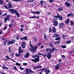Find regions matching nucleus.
<instances>
[{
	"label": "nucleus",
	"mask_w": 74,
	"mask_h": 74,
	"mask_svg": "<svg viewBox=\"0 0 74 74\" xmlns=\"http://www.w3.org/2000/svg\"><path fill=\"white\" fill-rule=\"evenodd\" d=\"M44 38L45 39H47V36H46V35L45 34H44Z\"/></svg>",
	"instance_id": "37998d69"
},
{
	"label": "nucleus",
	"mask_w": 74,
	"mask_h": 74,
	"mask_svg": "<svg viewBox=\"0 0 74 74\" xmlns=\"http://www.w3.org/2000/svg\"><path fill=\"white\" fill-rule=\"evenodd\" d=\"M15 55H16V56L17 57H20L21 56H22L21 54L19 53L18 54H17V53Z\"/></svg>",
	"instance_id": "f3484780"
},
{
	"label": "nucleus",
	"mask_w": 74,
	"mask_h": 74,
	"mask_svg": "<svg viewBox=\"0 0 74 74\" xmlns=\"http://www.w3.org/2000/svg\"><path fill=\"white\" fill-rule=\"evenodd\" d=\"M5 8L6 9H7L8 10L9 9L8 7H7V6L6 5H5L4 6Z\"/></svg>",
	"instance_id": "3c124183"
},
{
	"label": "nucleus",
	"mask_w": 74,
	"mask_h": 74,
	"mask_svg": "<svg viewBox=\"0 0 74 74\" xmlns=\"http://www.w3.org/2000/svg\"><path fill=\"white\" fill-rule=\"evenodd\" d=\"M7 28V26H5L4 28V30H6Z\"/></svg>",
	"instance_id": "680f3d73"
},
{
	"label": "nucleus",
	"mask_w": 74,
	"mask_h": 74,
	"mask_svg": "<svg viewBox=\"0 0 74 74\" xmlns=\"http://www.w3.org/2000/svg\"><path fill=\"white\" fill-rule=\"evenodd\" d=\"M65 4L66 5L67 7H69L70 5H71V4L69 2H66L65 3Z\"/></svg>",
	"instance_id": "f8f14e48"
},
{
	"label": "nucleus",
	"mask_w": 74,
	"mask_h": 74,
	"mask_svg": "<svg viewBox=\"0 0 74 74\" xmlns=\"http://www.w3.org/2000/svg\"><path fill=\"white\" fill-rule=\"evenodd\" d=\"M9 11L13 14L15 13V14L17 16V17H19V14L18 13V11L16 10L13 9H10L9 10Z\"/></svg>",
	"instance_id": "f257e3e1"
},
{
	"label": "nucleus",
	"mask_w": 74,
	"mask_h": 74,
	"mask_svg": "<svg viewBox=\"0 0 74 74\" xmlns=\"http://www.w3.org/2000/svg\"><path fill=\"white\" fill-rule=\"evenodd\" d=\"M66 36L64 35H63L62 36V38H63L64 39H65V38H66Z\"/></svg>",
	"instance_id": "4c0bfd02"
},
{
	"label": "nucleus",
	"mask_w": 74,
	"mask_h": 74,
	"mask_svg": "<svg viewBox=\"0 0 74 74\" xmlns=\"http://www.w3.org/2000/svg\"><path fill=\"white\" fill-rule=\"evenodd\" d=\"M0 1V4H2L3 3V1Z\"/></svg>",
	"instance_id": "774afa93"
},
{
	"label": "nucleus",
	"mask_w": 74,
	"mask_h": 74,
	"mask_svg": "<svg viewBox=\"0 0 74 74\" xmlns=\"http://www.w3.org/2000/svg\"><path fill=\"white\" fill-rule=\"evenodd\" d=\"M15 42V40H12L9 41L8 42V45H11V44H13Z\"/></svg>",
	"instance_id": "7ed1b4c3"
},
{
	"label": "nucleus",
	"mask_w": 74,
	"mask_h": 74,
	"mask_svg": "<svg viewBox=\"0 0 74 74\" xmlns=\"http://www.w3.org/2000/svg\"><path fill=\"white\" fill-rule=\"evenodd\" d=\"M49 45L50 47H53V44L52 43H50Z\"/></svg>",
	"instance_id": "a878e982"
},
{
	"label": "nucleus",
	"mask_w": 74,
	"mask_h": 74,
	"mask_svg": "<svg viewBox=\"0 0 74 74\" xmlns=\"http://www.w3.org/2000/svg\"><path fill=\"white\" fill-rule=\"evenodd\" d=\"M12 1H21L22 0H12Z\"/></svg>",
	"instance_id": "473e14b6"
},
{
	"label": "nucleus",
	"mask_w": 74,
	"mask_h": 74,
	"mask_svg": "<svg viewBox=\"0 0 74 74\" xmlns=\"http://www.w3.org/2000/svg\"><path fill=\"white\" fill-rule=\"evenodd\" d=\"M8 20V18H6L4 19V21L5 22L7 21Z\"/></svg>",
	"instance_id": "a19ab883"
},
{
	"label": "nucleus",
	"mask_w": 74,
	"mask_h": 74,
	"mask_svg": "<svg viewBox=\"0 0 74 74\" xmlns=\"http://www.w3.org/2000/svg\"><path fill=\"white\" fill-rule=\"evenodd\" d=\"M21 47H19L18 51H21Z\"/></svg>",
	"instance_id": "052dcab7"
},
{
	"label": "nucleus",
	"mask_w": 74,
	"mask_h": 74,
	"mask_svg": "<svg viewBox=\"0 0 74 74\" xmlns=\"http://www.w3.org/2000/svg\"><path fill=\"white\" fill-rule=\"evenodd\" d=\"M31 60L34 62H35V63H37V62H38L40 61V60L37 58H35V60L32 59Z\"/></svg>",
	"instance_id": "39448f33"
},
{
	"label": "nucleus",
	"mask_w": 74,
	"mask_h": 74,
	"mask_svg": "<svg viewBox=\"0 0 74 74\" xmlns=\"http://www.w3.org/2000/svg\"><path fill=\"white\" fill-rule=\"evenodd\" d=\"M40 3L41 5H43V4L44 3V4H45V2L44 1H41Z\"/></svg>",
	"instance_id": "4be33fe9"
},
{
	"label": "nucleus",
	"mask_w": 74,
	"mask_h": 74,
	"mask_svg": "<svg viewBox=\"0 0 74 74\" xmlns=\"http://www.w3.org/2000/svg\"><path fill=\"white\" fill-rule=\"evenodd\" d=\"M30 19H31L32 18H37V19H38V18H39V17L38 16H36L35 15H34V16L32 17H30L29 18Z\"/></svg>",
	"instance_id": "ddd939ff"
},
{
	"label": "nucleus",
	"mask_w": 74,
	"mask_h": 74,
	"mask_svg": "<svg viewBox=\"0 0 74 74\" xmlns=\"http://www.w3.org/2000/svg\"><path fill=\"white\" fill-rule=\"evenodd\" d=\"M49 1V2L51 3H52V2L53 1V0H48Z\"/></svg>",
	"instance_id": "49530a36"
},
{
	"label": "nucleus",
	"mask_w": 74,
	"mask_h": 74,
	"mask_svg": "<svg viewBox=\"0 0 74 74\" xmlns=\"http://www.w3.org/2000/svg\"><path fill=\"white\" fill-rule=\"evenodd\" d=\"M8 5H9V6L8 7L9 8V9L11 8H12V5H11V3L10 2H9V3Z\"/></svg>",
	"instance_id": "1a4fd4ad"
},
{
	"label": "nucleus",
	"mask_w": 74,
	"mask_h": 74,
	"mask_svg": "<svg viewBox=\"0 0 74 74\" xmlns=\"http://www.w3.org/2000/svg\"><path fill=\"white\" fill-rule=\"evenodd\" d=\"M46 54V55H44L43 54H41L40 53H38V55H42V56H43L44 57H45L46 56H47V54L45 53Z\"/></svg>",
	"instance_id": "aec40b11"
},
{
	"label": "nucleus",
	"mask_w": 74,
	"mask_h": 74,
	"mask_svg": "<svg viewBox=\"0 0 74 74\" xmlns=\"http://www.w3.org/2000/svg\"><path fill=\"white\" fill-rule=\"evenodd\" d=\"M29 56V53H27L24 56V58H27Z\"/></svg>",
	"instance_id": "9d476101"
},
{
	"label": "nucleus",
	"mask_w": 74,
	"mask_h": 74,
	"mask_svg": "<svg viewBox=\"0 0 74 74\" xmlns=\"http://www.w3.org/2000/svg\"><path fill=\"white\" fill-rule=\"evenodd\" d=\"M53 25L55 26H58V22L57 21H53Z\"/></svg>",
	"instance_id": "20e7f679"
},
{
	"label": "nucleus",
	"mask_w": 74,
	"mask_h": 74,
	"mask_svg": "<svg viewBox=\"0 0 74 74\" xmlns=\"http://www.w3.org/2000/svg\"><path fill=\"white\" fill-rule=\"evenodd\" d=\"M62 9L63 8H58V11L60 12L61 11H62Z\"/></svg>",
	"instance_id": "c756f323"
},
{
	"label": "nucleus",
	"mask_w": 74,
	"mask_h": 74,
	"mask_svg": "<svg viewBox=\"0 0 74 74\" xmlns=\"http://www.w3.org/2000/svg\"><path fill=\"white\" fill-rule=\"evenodd\" d=\"M24 40H28L27 39V36H25L23 37Z\"/></svg>",
	"instance_id": "393cba45"
},
{
	"label": "nucleus",
	"mask_w": 74,
	"mask_h": 74,
	"mask_svg": "<svg viewBox=\"0 0 74 74\" xmlns=\"http://www.w3.org/2000/svg\"><path fill=\"white\" fill-rule=\"evenodd\" d=\"M24 30L22 28H21V29H20V31L21 32H22Z\"/></svg>",
	"instance_id": "0e129e2a"
},
{
	"label": "nucleus",
	"mask_w": 74,
	"mask_h": 74,
	"mask_svg": "<svg viewBox=\"0 0 74 74\" xmlns=\"http://www.w3.org/2000/svg\"><path fill=\"white\" fill-rule=\"evenodd\" d=\"M61 57H62V58H63L64 59H65V58H66V57L64 55H62L61 56Z\"/></svg>",
	"instance_id": "79ce46f5"
},
{
	"label": "nucleus",
	"mask_w": 74,
	"mask_h": 74,
	"mask_svg": "<svg viewBox=\"0 0 74 74\" xmlns=\"http://www.w3.org/2000/svg\"><path fill=\"white\" fill-rule=\"evenodd\" d=\"M38 55H38H38H36V56H37V58H37V59L40 60V58H39V56H38Z\"/></svg>",
	"instance_id": "4d7b16f0"
},
{
	"label": "nucleus",
	"mask_w": 74,
	"mask_h": 74,
	"mask_svg": "<svg viewBox=\"0 0 74 74\" xmlns=\"http://www.w3.org/2000/svg\"><path fill=\"white\" fill-rule=\"evenodd\" d=\"M6 15H7V13H6L2 15V16H6Z\"/></svg>",
	"instance_id": "2f4dec72"
},
{
	"label": "nucleus",
	"mask_w": 74,
	"mask_h": 74,
	"mask_svg": "<svg viewBox=\"0 0 74 74\" xmlns=\"http://www.w3.org/2000/svg\"><path fill=\"white\" fill-rule=\"evenodd\" d=\"M14 53H12V54H11V56L12 57V58H13V56H14Z\"/></svg>",
	"instance_id": "603ef678"
},
{
	"label": "nucleus",
	"mask_w": 74,
	"mask_h": 74,
	"mask_svg": "<svg viewBox=\"0 0 74 74\" xmlns=\"http://www.w3.org/2000/svg\"><path fill=\"white\" fill-rule=\"evenodd\" d=\"M6 58H8V59H10V60H11V59L10 58H9V57L8 56H6Z\"/></svg>",
	"instance_id": "13d9d810"
},
{
	"label": "nucleus",
	"mask_w": 74,
	"mask_h": 74,
	"mask_svg": "<svg viewBox=\"0 0 74 74\" xmlns=\"http://www.w3.org/2000/svg\"><path fill=\"white\" fill-rule=\"evenodd\" d=\"M16 66H21V64H20V63H19L18 62H16Z\"/></svg>",
	"instance_id": "72a5a7b5"
},
{
	"label": "nucleus",
	"mask_w": 74,
	"mask_h": 74,
	"mask_svg": "<svg viewBox=\"0 0 74 74\" xmlns=\"http://www.w3.org/2000/svg\"><path fill=\"white\" fill-rule=\"evenodd\" d=\"M55 51V49H54V48H53V49H50V53H51V52H53L54 51Z\"/></svg>",
	"instance_id": "6ab92c4d"
},
{
	"label": "nucleus",
	"mask_w": 74,
	"mask_h": 74,
	"mask_svg": "<svg viewBox=\"0 0 74 74\" xmlns=\"http://www.w3.org/2000/svg\"><path fill=\"white\" fill-rule=\"evenodd\" d=\"M42 67V66H40V65H38V66H37V68H41Z\"/></svg>",
	"instance_id": "c03bdc74"
},
{
	"label": "nucleus",
	"mask_w": 74,
	"mask_h": 74,
	"mask_svg": "<svg viewBox=\"0 0 74 74\" xmlns=\"http://www.w3.org/2000/svg\"><path fill=\"white\" fill-rule=\"evenodd\" d=\"M64 24L63 23H60L59 25V28L60 29H62V28H63V27Z\"/></svg>",
	"instance_id": "423d86ee"
},
{
	"label": "nucleus",
	"mask_w": 74,
	"mask_h": 74,
	"mask_svg": "<svg viewBox=\"0 0 74 74\" xmlns=\"http://www.w3.org/2000/svg\"><path fill=\"white\" fill-rule=\"evenodd\" d=\"M56 29L55 27H53L52 28V32L53 33H55L56 32Z\"/></svg>",
	"instance_id": "2eb2a0df"
},
{
	"label": "nucleus",
	"mask_w": 74,
	"mask_h": 74,
	"mask_svg": "<svg viewBox=\"0 0 74 74\" xmlns=\"http://www.w3.org/2000/svg\"><path fill=\"white\" fill-rule=\"evenodd\" d=\"M6 18L8 19H9V18H10V15L7 16V17Z\"/></svg>",
	"instance_id": "09e8293b"
},
{
	"label": "nucleus",
	"mask_w": 74,
	"mask_h": 74,
	"mask_svg": "<svg viewBox=\"0 0 74 74\" xmlns=\"http://www.w3.org/2000/svg\"><path fill=\"white\" fill-rule=\"evenodd\" d=\"M63 48H66V45H62L61 46Z\"/></svg>",
	"instance_id": "f704fd0d"
},
{
	"label": "nucleus",
	"mask_w": 74,
	"mask_h": 74,
	"mask_svg": "<svg viewBox=\"0 0 74 74\" xmlns=\"http://www.w3.org/2000/svg\"><path fill=\"white\" fill-rule=\"evenodd\" d=\"M47 57L49 59H50L52 57V56L51 55V53H49L47 56Z\"/></svg>",
	"instance_id": "0eeeda50"
},
{
	"label": "nucleus",
	"mask_w": 74,
	"mask_h": 74,
	"mask_svg": "<svg viewBox=\"0 0 74 74\" xmlns=\"http://www.w3.org/2000/svg\"><path fill=\"white\" fill-rule=\"evenodd\" d=\"M36 56H37L36 55H34L32 56V58H35L36 57Z\"/></svg>",
	"instance_id": "e2e57ef3"
},
{
	"label": "nucleus",
	"mask_w": 74,
	"mask_h": 74,
	"mask_svg": "<svg viewBox=\"0 0 74 74\" xmlns=\"http://www.w3.org/2000/svg\"><path fill=\"white\" fill-rule=\"evenodd\" d=\"M32 13L33 14H40V12L39 11H37L36 12H32Z\"/></svg>",
	"instance_id": "9b49d317"
},
{
	"label": "nucleus",
	"mask_w": 74,
	"mask_h": 74,
	"mask_svg": "<svg viewBox=\"0 0 74 74\" xmlns=\"http://www.w3.org/2000/svg\"><path fill=\"white\" fill-rule=\"evenodd\" d=\"M21 47L22 48H25V42H23L22 43Z\"/></svg>",
	"instance_id": "6e6552de"
},
{
	"label": "nucleus",
	"mask_w": 74,
	"mask_h": 74,
	"mask_svg": "<svg viewBox=\"0 0 74 74\" xmlns=\"http://www.w3.org/2000/svg\"><path fill=\"white\" fill-rule=\"evenodd\" d=\"M65 23L68 24L69 23V19H67V20L65 21Z\"/></svg>",
	"instance_id": "5701e85b"
},
{
	"label": "nucleus",
	"mask_w": 74,
	"mask_h": 74,
	"mask_svg": "<svg viewBox=\"0 0 74 74\" xmlns=\"http://www.w3.org/2000/svg\"><path fill=\"white\" fill-rule=\"evenodd\" d=\"M23 65H24V66L27 65V63H23Z\"/></svg>",
	"instance_id": "338daca9"
},
{
	"label": "nucleus",
	"mask_w": 74,
	"mask_h": 74,
	"mask_svg": "<svg viewBox=\"0 0 74 74\" xmlns=\"http://www.w3.org/2000/svg\"><path fill=\"white\" fill-rule=\"evenodd\" d=\"M74 22H71V26H73V25H74Z\"/></svg>",
	"instance_id": "de8ad7c7"
},
{
	"label": "nucleus",
	"mask_w": 74,
	"mask_h": 74,
	"mask_svg": "<svg viewBox=\"0 0 74 74\" xmlns=\"http://www.w3.org/2000/svg\"><path fill=\"white\" fill-rule=\"evenodd\" d=\"M50 50L51 49L49 48H47L46 50V51H47V52H48V51H50Z\"/></svg>",
	"instance_id": "7c9ffc66"
},
{
	"label": "nucleus",
	"mask_w": 74,
	"mask_h": 74,
	"mask_svg": "<svg viewBox=\"0 0 74 74\" xmlns=\"http://www.w3.org/2000/svg\"><path fill=\"white\" fill-rule=\"evenodd\" d=\"M36 49H37V46H35V48L34 47H32V49H31L30 50L31 52H32L33 53H34L37 50Z\"/></svg>",
	"instance_id": "f03ea898"
},
{
	"label": "nucleus",
	"mask_w": 74,
	"mask_h": 74,
	"mask_svg": "<svg viewBox=\"0 0 74 74\" xmlns=\"http://www.w3.org/2000/svg\"><path fill=\"white\" fill-rule=\"evenodd\" d=\"M34 41H36V42H37V41H38V39H37L36 38H34Z\"/></svg>",
	"instance_id": "8fccbe9b"
},
{
	"label": "nucleus",
	"mask_w": 74,
	"mask_h": 74,
	"mask_svg": "<svg viewBox=\"0 0 74 74\" xmlns=\"http://www.w3.org/2000/svg\"><path fill=\"white\" fill-rule=\"evenodd\" d=\"M29 71V69H28L26 70V71L27 72V73H30V71Z\"/></svg>",
	"instance_id": "bb28decb"
},
{
	"label": "nucleus",
	"mask_w": 74,
	"mask_h": 74,
	"mask_svg": "<svg viewBox=\"0 0 74 74\" xmlns=\"http://www.w3.org/2000/svg\"><path fill=\"white\" fill-rule=\"evenodd\" d=\"M8 49L9 51L10 52H12V51H11V48L10 47H9Z\"/></svg>",
	"instance_id": "ea45409f"
},
{
	"label": "nucleus",
	"mask_w": 74,
	"mask_h": 74,
	"mask_svg": "<svg viewBox=\"0 0 74 74\" xmlns=\"http://www.w3.org/2000/svg\"><path fill=\"white\" fill-rule=\"evenodd\" d=\"M5 38L4 37H3L2 38V40H5Z\"/></svg>",
	"instance_id": "69168bd1"
},
{
	"label": "nucleus",
	"mask_w": 74,
	"mask_h": 74,
	"mask_svg": "<svg viewBox=\"0 0 74 74\" xmlns=\"http://www.w3.org/2000/svg\"><path fill=\"white\" fill-rule=\"evenodd\" d=\"M19 36H16V38L17 39V40H19Z\"/></svg>",
	"instance_id": "864d4df0"
},
{
	"label": "nucleus",
	"mask_w": 74,
	"mask_h": 74,
	"mask_svg": "<svg viewBox=\"0 0 74 74\" xmlns=\"http://www.w3.org/2000/svg\"><path fill=\"white\" fill-rule=\"evenodd\" d=\"M59 35L57 34H54L53 37H59Z\"/></svg>",
	"instance_id": "4468645a"
},
{
	"label": "nucleus",
	"mask_w": 74,
	"mask_h": 74,
	"mask_svg": "<svg viewBox=\"0 0 74 74\" xmlns=\"http://www.w3.org/2000/svg\"><path fill=\"white\" fill-rule=\"evenodd\" d=\"M18 53H20V54H21V53H23V50H19V51H18Z\"/></svg>",
	"instance_id": "412c9836"
},
{
	"label": "nucleus",
	"mask_w": 74,
	"mask_h": 74,
	"mask_svg": "<svg viewBox=\"0 0 74 74\" xmlns=\"http://www.w3.org/2000/svg\"><path fill=\"white\" fill-rule=\"evenodd\" d=\"M60 40V37L56 38L55 39V40Z\"/></svg>",
	"instance_id": "cd10ccee"
},
{
	"label": "nucleus",
	"mask_w": 74,
	"mask_h": 74,
	"mask_svg": "<svg viewBox=\"0 0 74 74\" xmlns=\"http://www.w3.org/2000/svg\"><path fill=\"white\" fill-rule=\"evenodd\" d=\"M3 66L2 67V69H3V70H5V69H8V68L5 66H4V64H3Z\"/></svg>",
	"instance_id": "dca6fc26"
},
{
	"label": "nucleus",
	"mask_w": 74,
	"mask_h": 74,
	"mask_svg": "<svg viewBox=\"0 0 74 74\" xmlns=\"http://www.w3.org/2000/svg\"><path fill=\"white\" fill-rule=\"evenodd\" d=\"M59 67H60V66H56L55 67V68L56 70H58V69H59Z\"/></svg>",
	"instance_id": "c85d7f7f"
},
{
	"label": "nucleus",
	"mask_w": 74,
	"mask_h": 74,
	"mask_svg": "<svg viewBox=\"0 0 74 74\" xmlns=\"http://www.w3.org/2000/svg\"><path fill=\"white\" fill-rule=\"evenodd\" d=\"M66 43L67 44H70V43H71V41H68L66 42Z\"/></svg>",
	"instance_id": "a18cd8bd"
},
{
	"label": "nucleus",
	"mask_w": 74,
	"mask_h": 74,
	"mask_svg": "<svg viewBox=\"0 0 74 74\" xmlns=\"http://www.w3.org/2000/svg\"><path fill=\"white\" fill-rule=\"evenodd\" d=\"M29 72H30V73H34V74L35 73V72H34L32 71V70H31V69L29 70Z\"/></svg>",
	"instance_id": "c9c22d12"
},
{
	"label": "nucleus",
	"mask_w": 74,
	"mask_h": 74,
	"mask_svg": "<svg viewBox=\"0 0 74 74\" xmlns=\"http://www.w3.org/2000/svg\"><path fill=\"white\" fill-rule=\"evenodd\" d=\"M52 32V29H51V27H50L49 28V33H51Z\"/></svg>",
	"instance_id": "58836bf2"
},
{
	"label": "nucleus",
	"mask_w": 74,
	"mask_h": 74,
	"mask_svg": "<svg viewBox=\"0 0 74 74\" xmlns=\"http://www.w3.org/2000/svg\"><path fill=\"white\" fill-rule=\"evenodd\" d=\"M57 44H60V41L58 40L56 42Z\"/></svg>",
	"instance_id": "5fc2aeb1"
},
{
	"label": "nucleus",
	"mask_w": 74,
	"mask_h": 74,
	"mask_svg": "<svg viewBox=\"0 0 74 74\" xmlns=\"http://www.w3.org/2000/svg\"><path fill=\"white\" fill-rule=\"evenodd\" d=\"M72 53H73V52H72V51H70L69 52V54H72Z\"/></svg>",
	"instance_id": "bf43d9fd"
},
{
	"label": "nucleus",
	"mask_w": 74,
	"mask_h": 74,
	"mask_svg": "<svg viewBox=\"0 0 74 74\" xmlns=\"http://www.w3.org/2000/svg\"><path fill=\"white\" fill-rule=\"evenodd\" d=\"M59 20H60V21H61L63 19V17L62 16H59V17L58 18Z\"/></svg>",
	"instance_id": "b1692460"
},
{
	"label": "nucleus",
	"mask_w": 74,
	"mask_h": 74,
	"mask_svg": "<svg viewBox=\"0 0 74 74\" xmlns=\"http://www.w3.org/2000/svg\"><path fill=\"white\" fill-rule=\"evenodd\" d=\"M45 70V71H47V68H44L43 69H42V70Z\"/></svg>",
	"instance_id": "6e6d98bb"
},
{
	"label": "nucleus",
	"mask_w": 74,
	"mask_h": 74,
	"mask_svg": "<svg viewBox=\"0 0 74 74\" xmlns=\"http://www.w3.org/2000/svg\"><path fill=\"white\" fill-rule=\"evenodd\" d=\"M60 16L59 15V14L58 13L57 14V15L56 16H54L55 18H59V16Z\"/></svg>",
	"instance_id": "a211bd4d"
},
{
	"label": "nucleus",
	"mask_w": 74,
	"mask_h": 74,
	"mask_svg": "<svg viewBox=\"0 0 74 74\" xmlns=\"http://www.w3.org/2000/svg\"><path fill=\"white\" fill-rule=\"evenodd\" d=\"M50 71H50V70H49V69L47 70L46 71L47 73H50Z\"/></svg>",
	"instance_id": "e433bc0d"
}]
</instances>
